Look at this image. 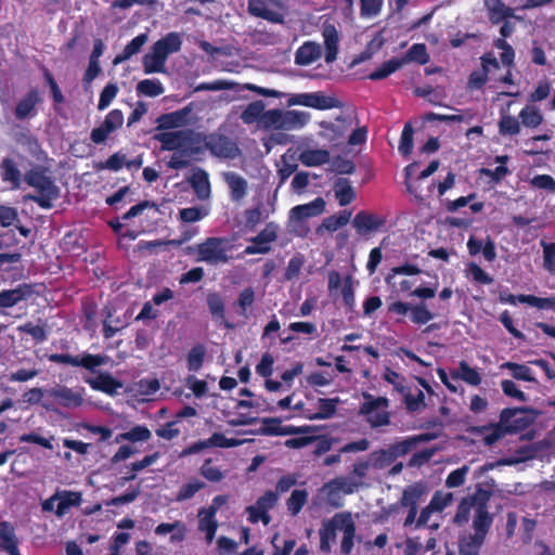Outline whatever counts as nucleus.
Returning a JSON list of instances; mask_svg holds the SVG:
<instances>
[{
    "label": "nucleus",
    "instance_id": "obj_1",
    "mask_svg": "<svg viewBox=\"0 0 555 555\" xmlns=\"http://www.w3.org/2000/svg\"><path fill=\"white\" fill-rule=\"evenodd\" d=\"M470 519L474 533L466 534L461 539L460 547L462 555H470V553L476 552L482 545L492 524V517L488 512L487 499L481 494H474L462 499L453 521L457 526H463Z\"/></svg>",
    "mask_w": 555,
    "mask_h": 555
},
{
    "label": "nucleus",
    "instance_id": "obj_2",
    "mask_svg": "<svg viewBox=\"0 0 555 555\" xmlns=\"http://www.w3.org/2000/svg\"><path fill=\"white\" fill-rule=\"evenodd\" d=\"M320 533V548L324 553L332 552L337 534H341L340 553L349 554L352 551L356 535V521L351 513L340 512L322 522Z\"/></svg>",
    "mask_w": 555,
    "mask_h": 555
},
{
    "label": "nucleus",
    "instance_id": "obj_3",
    "mask_svg": "<svg viewBox=\"0 0 555 555\" xmlns=\"http://www.w3.org/2000/svg\"><path fill=\"white\" fill-rule=\"evenodd\" d=\"M311 119L305 111L273 108L266 112L262 118L263 130L292 131L304 128Z\"/></svg>",
    "mask_w": 555,
    "mask_h": 555
},
{
    "label": "nucleus",
    "instance_id": "obj_4",
    "mask_svg": "<svg viewBox=\"0 0 555 555\" xmlns=\"http://www.w3.org/2000/svg\"><path fill=\"white\" fill-rule=\"evenodd\" d=\"M25 181L39 192V195H28L26 198L38 203L42 208L51 207L52 201L59 196L57 186L38 169L28 171Z\"/></svg>",
    "mask_w": 555,
    "mask_h": 555
},
{
    "label": "nucleus",
    "instance_id": "obj_5",
    "mask_svg": "<svg viewBox=\"0 0 555 555\" xmlns=\"http://www.w3.org/2000/svg\"><path fill=\"white\" fill-rule=\"evenodd\" d=\"M288 106H306L320 111H327L333 108H341L343 102L333 93H325L323 91L293 93L287 95Z\"/></svg>",
    "mask_w": 555,
    "mask_h": 555
},
{
    "label": "nucleus",
    "instance_id": "obj_6",
    "mask_svg": "<svg viewBox=\"0 0 555 555\" xmlns=\"http://www.w3.org/2000/svg\"><path fill=\"white\" fill-rule=\"evenodd\" d=\"M361 487H363L362 481L356 478L341 476L325 483L322 488V492L324 493L327 503L335 507H339L343 505L345 495L352 494Z\"/></svg>",
    "mask_w": 555,
    "mask_h": 555
},
{
    "label": "nucleus",
    "instance_id": "obj_7",
    "mask_svg": "<svg viewBox=\"0 0 555 555\" xmlns=\"http://www.w3.org/2000/svg\"><path fill=\"white\" fill-rule=\"evenodd\" d=\"M233 244L228 238L211 237L198 245L199 260L211 263H224L230 259Z\"/></svg>",
    "mask_w": 555,
    "mask_h": 555
},
{
    "label": "nucleus",
    "instance_id": "obj_8",
    "mask_svg": "<svg viewBox=\"0 0 555 555\" xmlns=\"http://www.w3.org/2000/svg\"><path fill=\"white\" fill-rule=\"evenodd\" d=\"M364 402L360 412L373 427L384 426L389 423L388 399L374 397L367 392L363 393Z\"/></svg>",
    "mask_w": 555,
    "mask_h": 555
},
{
    "label": "nucleus",
    "instance_id": "obj_9",
    "mask_svg": "<svg viewBox=\"0 0 555 555\" xmlns=\"http://www.w3.org/2000/svg\"><path fill=\"white\" fill-rule=\"evenodd\" d=\"M325 202L323 198L318 197L314 201L295 206L289 211L288 224L292 231L304 234L307 232V228L304 225L306 219L317 217L324 211Z\"/></svg>",
    "mask_w": 555,
    "mask_h": 555
},
{
    "label": "nucleus",
    "instance_id": "obj_10",
    "mask_svg": "<svg viewBox=\"0 0 555 555\" xmlns=\"http://www.w3.org/2000/svg\"><path fill=\"white\" fill-rule=\"evenodd\" d=\"M81 493L77 491L57 490L41 504L43 512L54 513L57 517H63L72 507L81 504Z\"/></svg>",
    "mask_w": 555,
    "mask_h": 555
},
{
    "label": "nucleus",
    "instance_id": "obj_11",
    "mask_svg": "<svg viewBox=\"0 0 555 555\" xmlns=\"http://www.w3.org/2000/svg\"><path fill=\"white\" fill-rule=\"evenodd\" d=\"M421 270L413 264H404L391 269V273L386 278L388 284L396 287L401 293H408L416 285V275Z\"/></svg>",
    "mask_w": 555,
    "mask_h": 555
},
{
    "label": "nucleus",
    "instance_id": "obj_12",
    "mask_svg": "<svg viewBox=\"0 0 555 555\" xmlns=\"http://www.w3.org/2000/svg\"><path fill=\"white\" fill-rule=\"evenodd\" d=\"M318 126L320 127L318 135L326 142L337 145L345 138L350 122L347 118L339 116L334 121H320Z\"/></svg>",
    "mask_w": 555,
    "mask_h": 555
},
{
    "label": "nucleus",
    "instance_id": "obj_13",
    "mask_svg": "<svg viewBox=\"0 0 555 555\" xmlns=\"http://www.w3.org/2000/svg\"><path fill=\"white\" fill-rule=\"evenodd\" d=\"M276 502V493L273 491L266 492L254 505L247 507L246 513L248 515V520L251 522L262 521L264 525H268L270 522L268 512L274 507Z\"/></svg>",
    "mask_w": 555,
    "mask_h": 555
},
{
    "label": "nucleus",
    "instance_id": "obj_14",
    "mask_svg": "<svg viewBox=\"0 0 555 555\" xmlns=\"http://www.w3.org/2000/svg\"><path fill=\"white\" fill-rule=\"evenodd\" d=\"M124 124V114L119 109L111 111L104 121L91 131V140L95 144L103 143L109 134L119 129Z\"/></svg>",
    "mask_w": 555,
    "mask_h": 555
},
{
    "label": "nucleus",
    "instance_id": "obj_15",
    "mask_svg": "<svg viewBox=\"0 0 555 555\" xmlns=\"http://www.w3.org/2000/svg\"><path fill=\"white\" fill-rule=\"evenodd\" d=\"M50 360L57 363L83 366L88 370H93L94 367L105 364L107 362V357L89 353L75 357L70 354H52Z\"/></svg>",
    "mask_w": 555,
    "mask_h": 555
},
{
    "label": "nucleus",
    "instance_id": "obj_16",
    "mask_svg": "<svg viewBox=\"0 0 555 555\" xmlns=\"http://www.w3.org/2000/svg\"><path fill=\"white\" fill-rule=\"evenodd\" d=\"M49 393L57 401L59 404L67 409H75L83 403L82 390L56 387L50 390Z\"/></svg>",
    "mask_w": 555,
    "mask_h": 555
},
{
    "label": "nucleus",
    "instance_id": "obj_17",
    "mask_svg": "<svg viewBox=\"0 0 555 555\" xmlns=\"http://www.w3.org/2000/svg\"><path fill=\"white\" fill-rule=\"evenodd\" d=\"M207 149L218 157L231 158L236 154V146L227 138L217 134L207 135Z\"/></svg>",
    "mask_w": 555,
    "mask_h": 555
},
{
    "label": "nucleus",
    "instance_id": "obj_18",
    "mask_svg": "<svg viewBox=\"0 0 555 555\" xmlns=\"http://www.w3.org/2000/svg\"><path fill=\"white\" fill-rule=\"evenodd\" d=\"M87 383L94 390L102 391L109 396H115L118 392V390L122 388V383L115 379L108 373H100L92 378H88Z\"/></svg>",
    "mask_w": 555,
    "mask_h": 555
},
{
    "label": "nucleus",
    "instance_id": "obj_19",
    "mask_svg": "<svg viewBox=\"0 0 555 555\" xmlns=\"http://www.w3.org/2000/svg\"><path fill=\"white\" fill-rule=\"evenodd\" d=\"M155 534L167 538L171 543H179L184 540L186 526L182 521L163 522L155 528Z\"/></svg>",
    "mask_w": 555,
    "mask_h": 555
},
{
    "label": "nucleus",
    "instance_id": "obj_20",
    "mask_svg": "<svg viewBox=\"0 0 555 555\" xmlns=\"http://www.w3.org/2000/svg\"><path fill=\"white\" fill-rule=\"evenodd\" d=\"M248 10L253 15L272 23L283 22V14L279 10L270 7L264 0H250Z\"/></svg>",
    "mask_w": 555,
    "mask_h": 555
},
{
    "label": "nucleus",
    "instance_id": "obj_21",
    "mask_svg": "<svg viewBox=\"0 0 555 555\" xmlns=\"http://www.w3.org/2000/svg\"><path fill=\"white\" fill-rule=\"evenodd\" d=\"M190 113L191 108L184 107L172 113L164 114L157 118V128L168 130L183 127L188 124Z\"/></svg>",
    "mask_w": 555,
    "mask_h": 555
},
{
    "label": "nucleus",
    "instance_id": "obj_22",
    "mask_svg": "<svg viewBox=\"0 0 555 555\" xmlns=\"http://www.w3.org/2000/svg\"><path fill=\"white\" fill-rule=\"evenodd\" d=\"M167 59L152 44L149 52L142 59L145 74L165 73Z\"/></svg>",
    "mask_w": 555,
    "mask_h": 555
},
{
    "label": "nucleus",
    "instance_id": "obj_23",
    "mask_svg": "<svg viewBox=\"0 0 555 555\" xmlns=\"http://www.w3.org/2000/svg\"><path fill=\"white\" fill-rule=\"evenodd\" d=\"M322 36L325 46V62L332 63L337 57L339 41L338 31L334 25L326 24L323 27Z\"/></svg>",
    "mask_w": 555,
    "mask_h": 555
},
{
    "label": "nucleus",
    "instance_id": "obj_24",
    "mask_svg": "<svg viewBox=\"0 0 555 555\" xmlns=\"http://www.w3.org/2000/svg\"><path fill=\"white\" fill-rule=\"evenodd\" d=\"M182 153L191 158L207 149V135L186 130Z\"/></svg>",
    "mask_w": 555,
    "mask_h": 555
},
{
    "label": "nucleus",
    "instance_id": "obj_25",
    "mask_svg": "<svg viewBox=\"0 0 555 555\" xmlns=\"http://www.w3.org/2000/svg\"><path fill=\"white\" fill-rule=\"evenodd\" d=\"M352 224L359 234H366L382 227L384 220L376 215L361 211L356 215Z\"/></svg>",
    "mask_w": 555,
    "mask_h": 555
},
{
    "label": "nucleus",
    "instance_id": "obj_26",
    "mask_svg": "<svg viewBox=\"0 0 555 555\" xmlns=\"http://www.w3.org/2000/svg\"><path fill=\"white\" fill-rule=\"evenodd\" d=\"M186 130L163 132L155 135V139L162 144V149L166 151L183 150Z\"/></svg>",
    "mask_w": 555,
    "mask_h": 555
},
{
    "label": "nucleus",
    "instance_id": "obj_27",
    "mask_svg": "<svg viewBox=\"0 0 555 555\" xmlns=\"http://www.w3.org/2000/svg\"><path fill=\"white\" fill-rule=\"evenodd\" d=\"M244 441L235 438H228L224 434L215 433L207 440L201 441L191 448V451H197L205 448H232L241 446Z\"/></svg>",
    "mask_w": 555,
    "mask_h": 555
},
{
    "label": "nucleus",
    "instance_id": "obj_28",
    "mask_svg": "<svg viewBox=\"0 0 555 555\" xmlns=\"http://www.w3.org/2000/svg\"><path fill=\"white\" fill-rule=\"evenodd\" d=\"M450 374L452 379H461L472 386H478L482 379L480 373L465 361H461Z\"/></svg>",
    "mask_w": 555,
    "mask_h": 555
},
{
    "label": "nucleus",
    "instance_id": "obj_29",
    "mask_svg": "<svg viewBox=\"0 0 555 555\" xmlns=\"http://www.w3.org/2000/svg\"><path fill=\"white\" fill-rule=\"evenodd\" d=\"M157 51H159L166 59L172 53L180 51L182 46L181 35L178 33H169L163 38L153 43Z\"/></svg>",
    "mask_w": 555,
    "mask_h": 555
},
{
    "label": "nucleus",
    "instance_id": "obj_30",
    "mask_svg": "<svg viewBox=\"0 0 555 555\" xmlns=\"http://www.w3.org/2000/svg\"><path fill=\"white\" fill-rule=\"evenodd\" d=\"M337 399H319L315 409L305 412L307 420H326L330 418L336 410Z\"/></svg>",
    "mask_w": 555,
    "mask_h": 555
},
{
    "label": "nucleus",
    "instance_id": "obj_31",
    "mask_svg": "<svg viewBox=\"0 0 555 555\" xmlns=\"http://www.w3.org/2000/svg\"><path fill=\"white\" fill-rule=\"evenodd\" d=\"M266 105L262 101H255L247 105L242 112L241 119L246 125L256 124L258 128H262V118L266 114Z\"/></svg>",
    "mask_w": 555,
    "mask_h": 555
},
{
    "label": "nucleus",
    "instance_id": "obj_32",
    "mask_svg": "<svg viewBox=\"0 0 555 555\" xmlns=\"http://www.w3.org/2000/svg\"><path fill=\"white\" fill-rule=\"evenodd\" d=\"M40 96L37 90L29 91L23 96L15 109V115L18 119H25L34 115L35 106L39 103Z\"/></svg>",
    "mask_w": 555,
    "mask_h": 555
},
{
    "label": "nucleus",
    "instance_id": "obj_33",
    "mask_svg": "<svg viewBox=\"0 0 555 555\" xmlns=\"http://www.w3.org/2000/svg\"><path fill=\"white\" fill-rule=\"evenodd\" d=\"M321 46L315 42L304 43L296 52V63L299 65H310L321 57Z\"/></svg>",
    "mask_w": 555,
    "mask_h": 555
},
{
    "label": "nucleus",
    "instance_id": "obj_34",
    "mask_svg": "<svg viewBox=\"0 0 555 555\" xmlns=\"http://www.w3.org/2000/svg\"><path fill=\"white\" fill-rule=\"evenodd\" d=\"M194 192L201 199L208 198L210 195V183L208 175L203 169H196L189 179Z\"/></svg>",
    "mask_w": 555,
    "mask_h": 555
},
{
    "label": "nucleus",
    "instance_id": "obj_35",
    "mask_svg": "<svg viewBox=\"0 0 555 555\" xmlns=\"http://www.w3.org/2000/svg\"><path fill=\"white\" fill-rule=\"evenodd\" d=\"M147 34H140L134 37L122 50L121 53L115 56L113 64L118 65L129 60L134 54L139 53L142 47L147 42Z\"/></svg>",
    "mask_w": 555,
    "mask_h": 555
},
{
    "label": "nucleus",
    "instance_id": "obj_36",
    "mask_svg": "<svg viewBox=\"0 0 555 555\" xmlns=\"http://www.w3.org/2000/svg\"><path fill=\"white\" fill-rule=\"evenodd\" d=\"M0 547L10 555H17V541L14 529L8 522L0 524Z\"/></svg>",
    "mask_w": 555,
    "mask_h": 555
},
{
    "label": "nucleus",
    "instance_id": "obj_37",
    "mask_svg": "<svg viewBox=\"0 0 555 555\" xmlns=\"http://www.w3.org/2000/svg\"><path fill=\"white\" fill-rule=\"evenodd\" d=\"M519 118L521 120V125L527 128H538L543 122V114L541 109L533 104L525 105L519 112Z\"/></svg>",
    "mask_w": 555,
    "mask_h": 555
},
{
    "label": "nucleus",
    "instance_id": "obj_38",
    "mask_svg": "<svg viewBox=\"0 0 555 555\" xmlns=\"http://www.w3.org/2000/svg\"><path fill=\"white\" fill-rule=\"evenodd\" d=\"M299 159L308 167L321 166L330 160V153L322 149H310L301 152Z\"/></svg>",
    "mask_w": 555,
    "mask_h": 555
},
{
    "label": "nucleus",
    "instance_id": "obj_39",
    "mask_svg": "<svg viewBox=\"0 0 555 555\" xmlns=\"http://www.w3.org/2000/svg\"><path fill=\"white\" fill-rule=\"evenodd\" d=\"M404 397L406 409L415 412L425 408V395L418 388L406 387V390L401 393Z\"/></svg>",
    "mask_w": 555,
    "mask_h": 555
},
{
    "label": "nucleus",
    "instance_id": "obj_40",
    "mask_svg": "<svg viewBox=\"0 0 555 555\" xmlns=\"http://www.w3.org/2000/svg\"><path fill=\"white\" fill-rule=\"evenodd\" d=\"M486 7L489 10V18L492 23H500L506 17L513 16V10L500 0H486Z\"/></svg>",
    "mask_w": 555,
    "mask_h": 555
},
{
    "label": "nucleus",
    "instance_id": "obj_41",
    "mask_svg": "<svg viewBox=\"0 0 555 555\" xmlns=\"http://www.w3.org/2000/svg\"><path fill=\"white\" fill-rule=\"evenodd\" d=\"M2 180L11 183L13 189L21 185V171L11 159H3L0 166Z\"/></svg>",
    "mask_w": 555,
    "mask_h": 555
},
{
    "label": "nucleus",
    "instance_id": "obj_42",
    "mask_svg": "<svg viewBox=\"0 0 555 555\" xmlns=\"http://www.w3.org/2000/svg\"><path fill=\"white\" fill-rule=\"evenodd\" d=\"M224 180L228 183L232 198L238 201L244 197L246 193L247 182L245 179L234 172L224 173Z\"/></svg>",
    "mask_w": 555,
    "mask_h": 555
},
{
    "label": "nucleus",
    "instance_id": "obj_43",
    "mask_svg": "<svg viewBox=\"0 0 555 555\" xmlns=\"http://www.w3.org/2000/svg\"><path fill=\"white\" fill-rule=\"evenodd\" d=\"M519 304H526L539 310H555V296L538 297L534 295H520Z\"/></svg>",
    "mask_w": 555,
    "mask_h": 555
},
{
    "label": "nucleus",
    "instance_id": "obj_44",
    "mask_svg": "<svg viewBox=\"0 0 555 555\" xmlns=\"http://www.w3.org/2000/svg\"><path fill=\"white\" fill-rule=\"evenodd\" d=\"M404 65V61L402 59L393 57L384 64H382L377 69L370 74V79L379 80L388 77L396 70H398L401 66Z\"/></svg>",
    "mask_w": 555,
    "mask_h": 555
},
{
    "label": "nucleus",
    "instance_id": "obj_45",
    "mask_svg": "<svg viewBox=\"0 0 555 555\" xmlns=\"http://www.w3.org/2000/svg\"><path fill=\"white\" fill-rule=\"evenodd\" d=\"M218 528V522L214 516L205 514L204 511H198V529L205 533L207 542H211L215 538Z\"/></svg>",
    "mask_w": 555,
    "mask_h": 555
},
{
    "label": "nucleus",
    "instance_id": "obj_46",
    "mask_svg": "<svg viewBox=\"0 0 555 555\" xmlns=\"http://www.w3.org/2000/svg\"><path fill=\"white\" fill-rule=\"evenodd\" d=\"M498 67V61L491 56H485L482 59V69L483 73H473L469 78V83L474 88H480L487 80V74L491 72L492 68Z\"/></svg>",
    "mask_w": 555,
    "mask_h": 555
},
{
    "label": "nucleus",
    "instance_id": "obj_47",
    "mask_svg": "<svg viewBox=\"0 0 555 555\" xmlns=\"http://www.w3.org/2000/svg\"><path fill=\"white\" fill-rule=\"evenodd\" d=\"M137 91L145 96H158L164 93L165 89L163 83L156 79H143L137 85Z\"/></svg>",
    "mask_w": 555,
    "mask_h": 555
},
{
    "label": "nucleus",
    "instance_id": "obj_48",
    "mask_svg": "<svg viewBox=\"0 0 555 555\" xmlns=\"http://www.w3.org/2000/svg\"><path fill=\"white\" fill-rule=\"evenodd\" d=\"M27 289L24 287H17L14 289L2 291L0 293V307L10 308L25 299Z\"/></svg>",
    "mask_w": 555,
    "mask_h": 555
},
{
    "label": "nucleus",
    "instance_id": "obj_49",
    "mask_svg": "<svg viewBox=\"0 0 555 555\" xmlns=\"http://www.w3.org/2000/svg\"><path fill=\"white\" fill-rule=\"evenodd\" d=\"M152 434L145 426H135L131 428L130 430L119 434L115 440L116 442L121 441H131V442H138V441H146L151 438Z\"/></svg>",
    "mask_w": 555,
    "mask_h": 555
},
{
    "label": "nucleus",
    "instance_id": "obj_50",
    "mask_svg": "<svg viewBox=\"0 0 555 555\" xmlns=\"http://www.w3.org/2000/svg\"><path fill=\"white\" fill-rule=\"evenodd\" d=\"M501 369L509 370L512 376L518 380L525 382H535V378L532 374V371L529 366L525 364H518L514 362H505L501 364Z\"/></svg>",
    "mask_w": 555,
    "mask_h": 555
},
{
    "label": "nucleus",
    "instance_id": "obj_51",
    "mask_svg": "<svg viewBox=\"0 0 555 555\" xmlns=\"http://www.w3.org/2000/svg\"><path fill=\"white\" fill-rule=\"evenodd\" d=\"M334 191L335 197L340 206H346L350 204L356 197L354 189L350 185V183L347 180H341L337 182Z\"/></svg>",
    "mask_w": 555,
    "mask_h": 555
},
{
    "label": "nucleus",
    "instance_id": "obj_52",
    "mask_svg": "<svg viewBox=\"0 0 555 555\" xmlns=\"http://www.w3.org/2000/svg\"><path fill=\"white\" fill-rule=\"evenodd\" d=\"M404 61V64L410 62H416L418 64H426L429 61V55L427 53V49L425 44L423 43H415L413 44L409 51L406 52V55L402 59Z\"/></svg>",
    "mask_w": 555,
    "mask_h": 555
},
{
    "label": "nucleus",
    "instance_id": "obj_53",
    "mask_svg": "<svg viewBox=\"0 0 555 555\" xmlns=\"http://www.w3.org/2000/svg\"><path fill=\"white\" fill-rule=\"evenodd\" d=\"M520 122L516 117L502 114L499 121V131L502 135H515L520 132Z\"/></svg>",
    "mask_w": 555,
    "mask_h": 555
},
{
    "label": "nucleus",
    "instance_id": "obj_54",
    "mask_svg": "<svg viewBox=\"0 0 555 555\" xmlns=\"http://www.w3.org/2000/svg\"><path fill=\"white\" fill-rule=\"evenodd\" d=\"M308 500V492L305 489H296L287 500V508L292 515H297Z\"/></svg>",
    "mask_w": 555,
    "mask_h": 555
},
{
    "label": "nucleus",
    "instance_id": "obj_55",
    "mask_svg": "<svg viewBox=\"0 0 555 555\" xmlns=\"http://www.w3.org/2000/svg\"><path fill=\"white\" fill-rule=\"evenodd\" d=\"M205 354L206 349L203 345L194 346L186 357L189 371L197 372L203 365Z\"/></svg>",
    "mask_w": 555,
    "mask_h": 555
},
{
    "label": "nucleus",
    "instance_id": "obj_56",
    "mask_svg": "<svg viewBox=\"0 0 555 555\" xmlns=\"http://www.w3.org/2000/svg\"><path fill=\"white\" fill-rule=\"evenodd\" d=\"M351 218V211L343 210L337 215L331 216L323 221V228L327 231L334 232L346 225Z\"/></svg>",
    "mask_w": 555,
    "mask_h": 555
},
{
    "label": "nucleus",
    "instance_id": "obj_57",
    "mask_svg": "<svg viewBox=\"0 0 555 555\" xmlns=\"http://www.w3.org/2000/svg\"><path fill=\"white\" fill-rule=\"evenodd\" d=\"M453 502V494L451 492L437 491L430 502L429 506L436 514L441 513L444 508L451 505Z\"/></svg>",
    "mask_w": 555,
    "mask_h": 555
},
{
    "label": "nucleus",
    "instance_id": "obj_58",
    "mask_svg": "<svg viewBox=\"0 0 555 555\" xmlns=\"http://www.w3.org/2000/svg\"><path fill=\"white\" fill-rule=\"evenodd\" d=\"M276 236L278 227L273 223H269L257 236L250 238V242L259 244L262 247H270V244L276 240Z\"/></svg>",
    "mask_w": 555,
    "mask_h": 555
},
{
    "label": "nucleus",
    "instance_id": "obj_59",
    "mask_svg": "<svg viewBox=\"0 0 555 555\" xmlns=\"http://www.w3.org/2000/svg\"><path fill=\"white\" fill-rule=\"evenodd\" d=\"M508 160V157L506 155L498 156L495 157V163H499L500 166H498L495 169H481V175L487 176L491 178L492 180L499 182L504 177H506L509 173V170L504 164Z\"/></svg>",
    "mask_w": 555,
    "mask_h": 555
},
{
    "label": "nucleus",
    "instance_id": "obj_60",
    "mask_svg": "<svg viewBox=\"0 0 555 555\" xmlns=\"http://www.w3.org/2000/svg\"><path fill=\"white\" fill-rule=\"evenodd\" d=\"M431 313L425 304L412 305L410 311V319L415 324H426L434 319Z\"/></svg>",
    "mask_w": 555,
    "mask_h": 555
},
{
    "label": "nucleus",
    "instance_id": "obj_61",
    "mask_svg": "<svg viewBox=\"0 0 555 555\" xmlns=\"http://www.w3.org/2000/svg\"><path fill=\"white\" fill-rule=\"evenodd\" d=\"M465 272L468 279L477 283L491 284L493 282V279L476 263H469Z\"/></svg>",
    "mask_w": 555,
    "mask_h": 555
},
{
    "label": "nucleus",
    "instance_id": "obj_62",
    "mask_svg": "<svg viewBox=\"0 0 555 555\" xmlns=\"http://www.w3.org/2000/svg\"><path fill=\"white\" fill-rule=\"evenodd\" d=\"M424 495V488L422 486H411L403 491L402 494V504L404 506H416Z\"/></svg>",
    "mask_w": 555,
    "mask_h": 555
},
{
    "label": "nucleus",
    "instance_id": "obj_63",
    "mask_svg": "<svg viewBox=\"0 0 555 555\" xmlns=\"http://www.w3.org/2000/svg\"><path fill=\"white\" fill-rule=\"evenodd\" d=\"M202 488H204V482L201 481L199 479L190 480L180 488L177 494V501H185L191 499Z\"/></svg>",
    "mask_w": 555,
    "mask_h": 555
},
{
    "label": "nucleus",
    "instance_id": "obj_64",
    "mask_svg": "<svg viewBox=\"0 0 555 555\" xmlns=\"http://www.w3.org/2000/svg\"><path fill=\"white\" fill-rule=\"evenodd\" d=\"M369 459L372 463L373 468H384L391 464L393 461V454L386 450H379L372 452L369 455Z\"/></svg>",
    "mask_w": 555,
    "mask_h": 555
}]
</instances>
